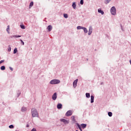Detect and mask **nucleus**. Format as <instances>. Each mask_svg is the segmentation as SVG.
<instances>
[{"label":"nucleus","instance_id":"nucleus-1","mask_svg":"<svg viewBox=\"0 0 131 131\" xmlns=\"http://www.w3.org/2000/svg\"><path fill=\"white\" fill-rule=\"evenodd\" d=\"M31 114L32 117H37L38 116V113H37V111L35 108L32 109Z\"/></svg>","mask_w":131,"mask_h":131},{"label":"nucleus","instance_id":"nucleus-2","mask_svg":"<svg viewBox=\"0 0 131 131\" xmlns=\"http://www.w3.org/2000/svg\"><path fill=\"white\" fill-rule=\"evenodd\" d=\"M50 83L51 84H57L60 83V81L58 79H53L50 82Z\"/></svg>","mask_w":131,"mask_h":131},{"label":"nucleus","instance_id":"nucleus-5","mask_svg":"<svg viewBox=\"0 0 131 131\" xmlns=\"http://www.w3.org/2000/svg\"><path fill=\"white\" fill-rule=\"evenodd\" d=\"M72 115V111L71 110L68 111L66 114V116H71Z\"/></svg>","mask_w":131,"mask_h":131},{"label":"nucleus","instance_id":"nucleus-19","mask_svg":"<svg viewBox=\"0 0 131 131\" xmlns=\"http://www.w3.org/2000/svg\"><path fill=\"white\" fill-rule=\"evenodd\" d=\"M27 110V109L26 108V107H22V108H21L22 112H24L25 111H26Z\"/></svg>","mask_w":131,"mask_h":131},{"label":"nucleus","instance_id":"nucleus-11","mask_svg":"<svg viewBox=\"0 0 131 131\" xmlns=\"http://www.w3.org/2000/svg\"><path fill=\"white\" fill-rule=\"evenodd\" d=\"M98 13H100V14H101L102 15H104V11L101 10V9H99L98 10Z\"/></svg>","mask_w":131,"mask_h":131},{"label":"nucleus","instance_id":"nucleus-38","mask_svg":"<svg viewBox=\"0 0 131 131\" xmlns=\"http://www.w3.org/2000/svg\"><path fill=\"white\" fill-rule=\"evenodd\" d=\"M76 131H78V130H76Z\"/></svg>","mask_w":131,"mask_h":131},{"label":"nucleus","instance_id":"nucleus-28","mask_svg":"<svg viewBox=\"0 0 131 131\" xmlns=\"http://www.w3.org/2000/svg\"><path fill=\"white\" fill-rule=\"evenodd\" d=\"M33 6V2H31L30 3V7H32Z\"/></svg>","mask_w":131,"mask_h":131},{"label":"nucleus","instance_id":"nucleus-14","mask_svg":"<svg viewBox=\"0 0 131 131\" xmlns=\"http://www.w3.org/2000/svg\"><path fill=\"white\" fill-rule=\"evenodd\" d=\"M72 7L73 9H76V4H75V2H74L72 4Z\"/></svg>","mask_w":131,"mask_h":131},{"label":"nucleus","instance_id":"nucleus-23","mask_svg":"<svg viewBox=\"0 0 131 131\" xmlns=\"http://www.w3.org/2000/svg\"><path fill=\"white\" fill-rule=\"evenodd\" d=\"M85 95L86 98H90L91 97V95L90 94V93H86Z\"/></svg>","mask_w":131,"mask_h":131},{"label":"nucleus","instance_id":"nucleus-15","mask_svg":"<svg viewBox=\"0 0 131 131\" xmlns=\"http://www.w3.org/2000/svg\"><path fill=\"white\" fill-rule=\"evenodd\" d=\"M71 119V120H72V121H74V122L75 121V117H74V116H72Z\"/></svg>","mask_w":131,"mask_h":131},{"label":"nucleus","instance_id":"nucleus-9","mask_svg":"<svg viewBox=\"0 0 131 131\" xmlns=\"http://www.w3.org/2000/svg\"><path fill=\"white\" fill-rule=\"evenodd\" d=\"M92 32H93V29L90 27L88 33L89 35H91V34H92Z\"/></svg>","mask_w":131,"mask_h":131},{"label":"nucleus","instance_id":"nucleus-3","mask_svg":"<svg viewBox=\"0 0 131 131\" xmlns=\"http://www.w3.org/2000/svg\"><path fill=\"white\" fill-rule=\"evenodd\" d=\"M111 12L112 15H116V8H115V7H113L111 9Z\"/></svg>","mask_w":131,"mask_h":131},{"label":"nucleus","instance_id":"nucleus-12","mask_svg":"<svg viewBox=\"0 0 131 131\" xmlns=\"http://www.w3.org/2000/svg\"><path fill=\"white\" fill-rule=\"evenodd\" d=\"M81 126L82 128H85L86 127V124H81Z\"/></svg>","mask_w":131,"mask_h":131},{"label":"nucleus","instance_id":"nucleus-31","mask_svg":"<svg viewBox=\"0 0 131 131\" xmlns=\"http://www.w3.org/2000/svg\"><path fill=\"white\" fill-rule=\"evenodd\" d=\"M80 4L81 5H83V0H81L80 1Z\"/></svg>","mask_w":131,"mask_h":131},{"label":"nucleus","instance_id":"nucleus-16","mask_svg":"<svg viewBox=\"0 0 131 131\" xmlns=\"http://www.w3.org/2000/svg\"><path fill=\"white\" fill-rule=\"evenodd\" d=\"M7 31L8 32V33H10V26H7Z\"/></svg>","mask_w":131,"mask_h":131},{"label":"nucleus","instance_id":"nucleus-25","mask_svg":"<svg viewBox=\"0 0 131 131\" xmlns=\"http://www.w3.org/2000/svg\"><path fill=\"white\" fill-rule=\"evenodd\" d=\"M108 116H110V117H111L113 115V114H112V112H110L108 113Z\"/></svg>","mask_w":131,"mask_h":131},{"label":"nucleus","instance_id":"nucleus-33","mask_svg":"<svg viewBox=\"0 0 131 131\" xmlns=\"http://www.w3.org/2000/svg\"><path fill=\"white\" fill-rule=\"evenodd\" d=\"M4 62H5V60H4L0 61V64H2V63H4Z\"/></svg>","mask_w":131,"mask_h":131},{"label":"nucleus","instance_id":"nucleus-20","mask_svg":"<svg viewBox=\"0 0 131 131\" xmlns=\"http://www.w3.org/2000/svg\"><path fill=\"white\" fill-rule=\"evenodd\" d=\"M83 28H84V27H81V26H78V27H77V29H78V30H79V29H83Z\"/></svg>","mask_w":131,"mask_h":131},{"label":"nucleus","instance_id":"nucleus-21","mask_svg":"<svg viewBox=\"0 0 131 131\" xmlns=\"http://www.w3.org/2000/svg\"><path fill=\"white\" fill-rule=\"evenodd\" d=\"M77 126L79 128L80 131H82V129H81V126H80V125H79V124H77Z\"/></svg>","mask_w":131,"mask_h":131},{"label":"nucleus","instance_id":"nucleus-6","mask_svg":"<svg viewBox=\"0 0 131 131\" xmlns=\"http://www.w3.org/2000/svg\"><path fill=\"white\" fill-rule=\"evenodd\" d=\"M78 81V79H76L74 82H73V87L75 88L76 86H77V82Z\"/></svg>","mask_w":131,"mask_h":131},{"label":"nucleus","instance_id":"nucleus-27","mask_svg":"<svg viewBox=\"0 0 131 131\" xmlns=\"http://www.w3.org/2000/svg\"><path fill=\"white\" fill-rule=\"evenodd\" d=\"M17 48L14 49L13 51V54H16V53H17Z\"/></svg>","mask_w":131,"mask_h":131},{"label":"nucleus","instance_id":"nucleus-26","mask_svg":"<svg viewBox=\"0 0 131 131\" xmlns=\"http://www.w3.org/2000/svg\"><path fill=\"white\" fill-rule=\"evenodd\" d=\"M63 17H64V18H68V15L67 14H63Z\"/></svg>","mask_w":131,"mask_h":131},{"label":"nucleus","instance_id":"nucleus-37","mask_svg":"<svg viewBox=\"0 0 131 131\" xmlns=\"http://www.w3.org/2000/svg\"><path fill=\"white\" fill-rule=\"evenodd\" d=\"M27 127H29V125H27Z\"/></svg>","mask_w":131,"mask_h":131},{"label":"nucleus","instance_id":"nucleus-13","mask_svg":"<svg viewBox=\"0 0 131 131\" xmlns=\"http://www.w3.org/2000/svg\"><path fill=\"white\" fill-rule=\"evenodd\" d=\"M94 96L92 95L91 96V103H94Z\"/></svg>","mask_w":131,"mask_h":131},{"label":"nucleus","instance_id":"nucleus-4","mask_svg":"<svg viewBox=\"0 0 131 131\" xmlns=\"http://www.w3.org/2000/svg\"><path fill=\"white\" fill-rule=\"evenodd\" d=\"M60 121L61 122H63V123H64V124H68V123H69V120H67L66 119H60Z\"/></svg>","mask_w":131,"mask_h":131},{"label":"nucleus","instance_id":"nucleus-30","mask_svg":"<svg viewBox=\"0 0 131 131\" xmlns=\"http://www.w3.org/2000/svg\"><path fill=\"white\" fill-rule=\"evenodd\" d=\"M20 41H21V42L22 43V45L24 46V41H23V40H22V39H20Z\"/></svg>","mask_w":131,"mask_h":131},{"label":"nucleus","instance_id":"nucleus-8","mask_svg":"<svg viewBox=\"0 0 131 131\" xmlns=\"http://www.w3.org/2000/svg\"><path fill=\"white\" fill-rule=\"evenodd\" d=\"M47 29H48V31H49V32L51 31L53 29V27L51 25H49L47 27Z\"/></svg>","mask_w":131,"mask_h":131},{"label":"nucleus","instance_id":"nucleus-24","mask_svg":"<svg viewBox=\"0 0 131 131\" xmlns=\"http://www.w3.org/2000/svg\"><path fill=\"white\" fill-rule=\"evenodd\" d=\"M111 2V0H105V4H109Z\"/></svg>","mask_w":131,"mask_h":131},{"label":"nucleus","instance_id":"nucleus-36","mask_svg":"<svg viewBox=\"0 0 131 131\" xmlns=\"http://www.w3.org/2000/svg\"><path fill=\"white\" fill-rule=\"evenodd\" d=\"M8 52H11V48L8 49Z\"/></svg>","mask_w":131,"mask_h":131},{"label":"nucleus","instance_id":"nucleus-10","mask_svg":"<svg viewBox=\"0 0 131 131\" xmlns=\"http://www.w3.org/2000/svg\"><path fill=\"white\" fill-rule=\"evenodd\" d=\"M57 109H61L62 108V104L59 103L58 104H57Z\"/></svg>","mask_w":131,"mask_h":131},{"label":"nucleus","instance_id":"nucleus-7","mask_svg":"<svg viewBox=\"0 0 131 131\" xmlns=\"http://www.w3.org/2000/svg\"><path fill=\"white\" fill-rule=\"evenodd\" d=\"M52 99L55 101L57 99V93H55L52 96Z\"/></svg>","mask_w":131,"mask_h":131},{"label":"nucleus","instance_id":"nucleus-17","mask_svg":"<svg viewBox=\"0 0 131 131\" xmlns=\"http://www.w3.org/2000/svg\"><path fill=\"white\" fill-rule=\"evenodd\" d=\"M83 31H84V32L85 33H88V29H86V28H83Z\"/></svg>","mask_w":131,"mask_h":131},{"label":"nucleus","instance_id":"nucleus-35","mask_svg":"<svg viewBox=\"0 0 131 131\" xmlns=\"http://www.w3.org/2000/svg\"><path fill=\"white\" fill-rule=\"evenodd\" d=\"M10 70H11V71H13V68L10 67Z\"/></svg>","mask_w":131,"mask_h":131},{"label":"nucleus","instance_id":"nucleus-22","mask_svg":"<svg viewBox=\"0 0 131 131\" xmlns=\"http://www.w3.org/2000/svg\"><path fill=\"white\" fill-rule=\"evenodd\" d=\"M20 26L21 29H25V26L24 25H20Z\"/></svg>","mask_w":131,"mask_h":131},{"label":"nucleus","instance_id":"nucleus-29","mask_svg":"<svg viewBox=\"0 0 131 131\" xmlns=\"http://www.w3.org/2000/svg\"><path fill=\"white\" fill-rule=\"evenodd\" d=\"M9 128H14V125H10L9 126Z\"/></svg>","mask_w":131,"mask_h":131},{"label":"nucleus","instance_id":"nucleus-34","mask_svg":"<svg viewBox=\"0 0 131 131\" xmlns=\"http://www.w3.org/2000/svg\"><path fill=\"white\" fill-rule=\"evenodd\" d=\"M31 131H36V129L35 128H33Z\"/></svg>","mask_w":131,"mask_h":131},{"label":"nucleus","instance_id":"nucleus-18","mask_svg":"<svg viewBox=\"0 0 131 131\" xmlns=\"http://www.w3.org/2000/svg\"><path fill=\"white\" fill-rule=\"evenodd\" d=\"M1 70H6V67H5L4 66H3L1 67Z\"/></svg>","mask_w":131,"mask_h":131},{"label":"nucleus","instance_id":"nucleus-32","mask_svg":"<svg viewBox=\"0 0 131 131\" xmlns=\"http://www.w3.org/2000/svg\"><path fill=\"white\" fill-rule=\"evenodd\" d=\"M13 37H21V36H13Z\"/></svg>","mask_w":131,"mask_h":131}]
</instances>
